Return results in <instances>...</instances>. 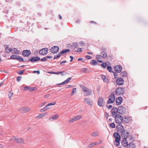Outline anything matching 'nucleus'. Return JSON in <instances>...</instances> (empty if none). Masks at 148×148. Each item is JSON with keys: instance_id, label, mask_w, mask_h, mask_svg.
I'll return each instance as SVG.
<instances>
[{"instance_id": "f704fd0d", "label": "nucleus", "mask_w": 148, "mask_h": 148, "mask_svg": "<svg viewBox=\"0 0 148 148\" xmlns=\"http://www.w3.org/2000/svg\"><path fill=\"white\" fill-rule=\"evenodd\" d=\"M101 66L103 69H105L107 66V64L106 63L103 62L101 64Z\"/></svg>"}, {"instance_id": "2f4dec72", "label": "nucleus", "mask_w": 148, "mask_h": 148, "mask_svg": "<svg viewBox=\"0 0 148 148\" xmlns=\"http://www.w3.org/2000/svg\"><path fill=\"white\" fill-rule=\"evenodd\" d=\"M107 69L108 70V71L110 72H113V71H112V67L110 66H107Z\"/></svg>"}, {"instance_id": "f3484780", "label": "nucleus", "mask_w": 148, "mask_h": 148, "mask_svg": "<svg viewBox=\"0 0 148 148\" xmlns=\"http://www.w3.org/2000/svg\"><path fill=\"white\" fill-rule=\"evenodd\" d=\"M117 128V132L121 133V132L124 130L123 126L121 124H119L116 127Z\"/></svg>"}, {"instance_id": "8fccbe9b", "label": "nucleus", "mask_w": 148, "mask_h": 148, "mask_svg": "<svg viewBox=\"0 0 148 148\" xmlns=\"http://www.w3.org/2000/svg\"><path fill=\"white\" fill-rule=\"evenodd\" d=\"M21 77L19 76L16 77V80L18 82H19L21 80Z\"/></svg>"}, {"instance_id": "1a4fd4ad", "label": "nucleus", "mask_w": 148, "mask_h": 148, "mask_svg": "<svg viewBox=\"0 0 148 148\" xmlns=\"http://www.w3.org/2000/svg\"><path fill=\"white\" fill-rule=\"evenodd\" d=\"M48 50V49L47 48L42 49L40 50L39 53L41 55H45L47 53Z\"/></svg>"}, {"instance_id": "bb28decb", "label": "nucleus", "mask_w": 148, "mask_h": 148, "mask_svg": "<svg viewBox=\"0 0 148 148\" xmlns=\"http://www.w3.org/2000/svg\"><path fill=\"white\" fill-rule=\"evenodd\" d=\"M70 51V50L69 49H66L64 50H63L62 51H61L60 52V54H61L62 55L65 53H68Z\"/></svg>"}, {"instance_id": "9b49d317", "label": "nucleus", "mask_w": 148, "mask_h": 148, "mask_svg": "<svg viewBox=\"0 0 148 148\" xmlns=\"http://www.w3.org/2000/svg\"><path fill=\"white\" fill-rule=\"evenodd\" d=\"M82 91L84 92H86V94H85V96L90 95L92 93V90L88 88L85 87L83 88Z\"/></svg>"}, {"instance_id": "20e7f679", "label": "nucleus", "mask_w": 148, "mask_h": 148, "mask_svg": "<svg viewBox=\"0 0 148 148\" xmlns=\"http://www.w3.org/2000/svg\"><path fill=\"white\" fill-rule=\"evenodd\" d=\"M127 138L126 137H124V138H123V140L121 141V143L123 147H126L129 146V148H131L130 147L131 146V144H132V145H134V144L133 143H131L128 144L127 140Z\"/></svg>"}, {"instance_id": "f257e3e1", "label": "nucleus", "mask_w": 148, "mask_h": 148, "mask_svg": "<svg viewBox=\"0 0 148 148\" xmlns=\"http://www.w3.org/2000/svg\"><path fill=\"white\" fill-rule=\"evenodd\" d=\"M114 137L115 138V142L117 143L115 144L116 147L119 146L120 145L121 136L118 132H114L113 134Z\"/></svg>"}, {"instance_id": "9d476101", "label": "nucleus", "mask_w": 148, "mask_h": 148, "mask_svg": "<svg viewBox=\"0 0 148 148\" xmlns=\"http://www.w3.org/2000/svg\"><path fill=\"white\" fill-rule=\"evenodd\" d=\"M31 54L30 51L28 50H24L22 52V55L25 57H27L29 56Z\"/></svg>"}, {"instance_id": "69168bd1", "label": "nucleus", "mask_w": 148, "mask_h": 148, "mask_svg": "<svg viewBox=\"0 0 148 148\" xmlns=\"http://www.w3.org/2000/svg\"><path fill=\"white\" fill-rule=\"evenodd\" d=\"M90 23H94L96 25H97V23L96 22L93 21H91L90 22Z\"/></svg>"}, {"instance_id": "f03ea898", "label": "nucleus", "mask_w": 148, "mask_h": 148, "mask_svg": "<svg viewBox=\"0 0 148 148\" xmlns=\"http://www.w3.org/2000/svg\"><path fill=\"white\" fill-rule=\"evenodd\" d=\"M127 108V106L123 104L118 107L119 113L120 114H124L126 112V109Z\"/></svg>"}, {"instance_id": "4be33fe9", "label": "nucleus", "mask_w": 148, "mask_h": 148, "mask_svg": "<svg viewBox=\"0 0 148 148\" xmlns=\"http://www.w3.org/2000/svg\"><path fill=\"white\" fill-rule=\"evenodd\" d=\"M22 111L21 112L24 113L29 111L30 110L29 108L27 107H23L21 108Z\"/></svg>"}, {"instance_id": "603ef678", "label": "nucleus", "mask_w": 148, "mask_h": 148, "mask_svg": "<svg viewBox=\"0 0 148 148\" xmlns=\"http://www.w3.org/2000/svg\"><path fill=\"white\" fill-rule=\"evenodd\" d=\"M101 52H106V49L104 47H101Z\"/></svg>"}, {"instance_id": "b1692460", "label": "nucleus", "mask_w": 148, "mask_h": 148, "mask_svg": "<svg viewBox=\"0 0 148 148\" xmlns=\"http://www.w3.org/2000/svg\"><path fill=\"white\" fill-rule=\"evenodd\" d=\"M130 118L128 116H125L123 119V123L125 124L128 123L130 121Z\"/></svg>"}, {"instance_id": "423d86ee", "label": "nucleus", "mask_w": 148, "mask_h": 148, "mask_svg": "<svg viewBox=\"0 0 148 148\" xmlns=\"http://www.w3.org/2000/svg\"><path fill=\"white\" fill-rule=\"evenodd\" d=\"M115 97L114 94H112L108 97V100L107 101V104H109L110 103H113L114 101Z\"/></svg>"}, {"instance_id": "393cba45", "label": "nucleus", "mask_w": 148, "mask_h": 148, "mask_svg": "<svg viewBox=\"0 0 148 148\" xmlns=\"http://www.w3.org/2000/svg\"><path fill=\"white\" fill-rule=\"evenodd\" d=\"M121 76L122 77H123V78L126 77L127 78V73L125 71H124L123 72H122L121 73Z\"/></svg>"}, {"instance_id": "39448f33", "label": "nucleus", "mask_w": 148, "mask_h": 148, "mask_svg": "<svg viewBox=\"0 0 148 148\" xmlns=\"http://www.w3.org/2000/svg\"><path fill=\"white\" fill-rule=\"evenodd\" d=\"M124 91L125 90L123 88L120 87L116 88L114 92H115V94L116 95H121L124 93Z\"/></svg>"}, {"instance_id": "a211bd4d", "label": "nucleus", "mask_w": 148, "mask_h": 148, "mask_svg": "<svg viewBox=\"0 0 148 148\" xmlns=\"http://www.w3.org/2000/svg\"><path fill=\"white\" fill-rule=\"evenodd\" d=\"M25 60L26 61H24V62H37V56L31 57L28 60Z\"/></svg>"}, {"instance_id": "052dcab7", "label": "nucleus", "mask_w": 148, "mask_h": 148, "mask_svg": "<svg viewBox=\"0 0 148 148\" xmlns=\"http://www.w3.org/2000/svg\"><path fill=\"white\" fill-rule=\"evenodd\" d=\"M76 51L77 52H80L82 51V49L81 48H79L77 49Z\"/></svg>"}, {"instance_id": "5701e85b", "label": "nucleus", "mask_w": 148, "mask_h": 148, "mask_svg": "<svg viewBox=\"0 0 148 148\" xmlns=\"http://www.w3.org/2000/svg\"><path fill=\"white\" fill-rule=\"evenodd\" d=\"M84 101L87 104L91 105L92 104V102L90 101L89 98H86L84 99Z\"/></svg>"}, {"instance_id": "0eeeda50", "label": "nucleus", "mask_w": 148, "mask_h": 148, "mask_svg": "<svg viewBox=\"0 0 148 148\" xmlns=\"http://www.w3.org/2000/svg\"><path fill=\"white\" fill-rule=\"evenodd\" d=\"M98 105L100 107L103 106L105 105V102L104 101V99L101 97H99L97 102Z\"/></svg>"}, {"instance_id": "5fc2aeb1", "label": "nucleus", "mask_w": 148, "mask_h": 148, "mask_svg": "<svg viewBox=\"0 0 148 148\" xmlns=\"http://www.w3.org/2000/svg\"><path fill=\"white\" fill-rule=\"evenodd\" d=\"M76 121L75 120V119L74 117L73 119H71V120H70L69 121V123H73V122H74V121Z\"/></svg>"}, {"instance_id": "338daca9", "label": "nucleus", "mask_w": 148, "mask_h": 148, "mask_svg": "<svg viewBox=\"0 0 148 148\" xmlns=\"http://www.w3.org/2000/svg\"><path fill=\"white\" fill-rule=\"evenodd\" d=\"M79 44L81 45L82 46V45H84L85 44V43L84 42H80L79 43Z\"/></svg>"}, {"instance_id": "c03bdc74", "label": "nucleus", "mask_w": 148, "mask_h": 148, "mask_svg": "<svg viewBox=\"0 0 148 148\" xmlns=\"http://www.w3.org/2000/svg\"><path fill=\"white\" fill-rule=\"evenodd\" d=\"M16 55H12L10 57V59L12 60H15Z\"/></svg>"}, {"instance_id": "dca6fc26", "label": "nucleus", "mask_w": 148, "mask_h": 148, "mask_svg": "<svg viewBox=\"0 0 148 148\" xmlns=\"http://www.w3.org/2000/svg\"><path fill=\"white\" fill-rule=\"evenodd\" d=\"M123 101V98L121 97H118L116 98V102L117 105H120Z\"/></svg>"}, {"instance_id": "a19ab883", "label": "nucleus", "mask_w": 148, "mask_h": 148, "mask_svg": "<svg viewBox=\"0 0 148 148\" xmlns=\"http://www.w3.org/2000/svg\"><path fill=\"white\" fill-rule=\"evenodd\" d=\"M81 71L82 72L86 73L89 70L87 68H83L82 69Z\"/></svg>"}, {"instance_id": "37998d69", "label": "nucleus", "mask_w": 148, "mask_h": 148, "mask_svg": "<svg viewBox=\"0 0 148 148\" xmlns=\"http://www.w3.org/2000/svg\"><path fill=\"white\" fill-rule=\"evenodd\" d=\"M110 126L112 128L115 127V125L114 123H112L110 124Z\"/></svg>"}, {"instance_id": "c756f323", "label": "nucleus", "mask_w": 148, "mask_h": 148, "mask_svg": "<svg viewBox=\"0 0 148 148\" xmlns=\"http://www.w3.org/2000/svg\"><path fill=\"white\" fill-rule=\"evenodd\" d=\"M13 49L14 50V53L15 54H19L20 51L17 50L16 48H14Z\"/></svg>"}, {"instance_id": "3c124183", "label": "nucleus", "mask_w": 148, "mask_h": 148, "mask_svg": "<svg viewBox=\"0 0 148 148\" xmlns=\"http://www.w3.org/2000/svg\"><path fill=\"white\" fill-rule=\"evenodd\" d=\"M94 146H95V145L94 144V143H90L88 147L90 148V147H93Z\"/></svg>"}, {"instance_id": "4c0bfd02", "label": "nucleus", "mask_w": 148, "mask_h": 148, "mask_svg": "<svg viewBox=\"0 0 148 148\" xmlns=\"http://www.w3.org/2000/svg\"><path fill=\"white\" fill-rule=\"evenodd\" d=\"M82 118V116L81 115H78L75 116L74 118L75 119V121H77L80 119Z\"/></svg>"}, {"instance_id": "72a5a7b5", "label": "nucleus", "mask_w": 148, "mask_h": 148, "mask_svg": "<svg viewBox=\"0 0 148 148\" xmlns=\"http://www.w3.org/2000/svg\"><path fill=\"white\" fill-rule=\"evenodd\" d=\"M61 54H60V52H59L58 54L55 55L53 59H55L59 58L61 56Z\"/></svg>"}, {"instance_id": "e2e57ef3", "label": "nucleus", "mask_w": 148, "mask_h": 148, "mask_svg": "<svg viewBox=\"0 0 148 148\" xmlns=\"http://www.w3.org/2000/svg\"><path fill=\"white\" fill-rule=\"evenodd\" d=\"M106 107H107L108 109H110L112 108V106L111 105H110L109 106L107 105L106 106Z\"/></svg>"}, {"instance_id": "ea45409f", "label": "nucleus", "mask_w": 148, "mask_h": 148, "mask_svg": "<svg viewBox=\"0 0 148 148\" xmlns=\"http://www.w3.org/2000/svg\"><path fill=\"white\" fill-rule=\"evenodd\" d=\"M37 89V88L36 87H34L30 88L29 89V91L30 92H32V91L36 90Z\"/></svg>"}, {"instance_id": "de8ad7c7", "label": "nucleus", "mask_w": 148, "mask_h": 148, "mask_svg": "<svg viewBox=\"0 0 148 148\" xmlns=\"http://www.w3.org/2000/svg\"><path fill=\"white\" fill-rule=\"evenodd\" d=\"M30 88V86H24V89L25 90H27L29 89Z\"/></svg>"}, {"instance_id": "79ce46f5", "label": "nucleus", "mask_w": 148, "mask_h": 148, "mask_svg": "<svg viewBox=\"0 0 148 148\" xmlns=\"http://www.w3.org/2000/svg\"><path fill=\"white\" fill-rule=\"evenodd\" d=\"M13 93L11 91H10L8 92V96L9 98H10L13 95Z\"/></svg>"}, {"instance_id": "49530a36", "label": "nucleus", "mask_w": 148, "mask_h": 148, "mask_svg": "<svg viewBox=\"0 0 148 148\" xmlns=\"http://www.w3.org/2000/svg\"><path fill=\"white\" fill-rule=\"evenodd\" d=\"M64 72L63 71H62V72H59V71H58L57 72H55V74H61L62 75H63V74H62V73H64Z\"/></svg>"}, {"instance_id": "13d9d810", "label": "nucleus", "mask_w": 148, "mask_h": 148, "mask_svg": "<svg viewBox=\"0 0 148 148\" xmlns=\"http://www.w3.org/2000/svg\"><path fill=\"white\" fill-rule=\"evenodd\" d=\"M76 88H75L73 89L72 91V93L71 94V95H73V93H74V92H75V90H76Z\"/></svg>"}, {"instance_id": "a878e982", "label": "nucleus", "mask_w": 148, "mask_h": 148, "mask_svg": "<svg viewBox=\"0 0 148 148\" xmlns=\"http://www.w3.org/2000/svg\"><path fill=\"white\" fill-rule=\"evenodd\" d=\"M71 47H74L75 48H77L78 47V43L77 42H74L72 44V45H70Z\"/></svg>"}, {"instance_id": "58836bf2", "label": "nucleus", "mask_w": 148, "mask_h": 148, "mask_svg": "<svg viewBox=\"0 0 148 148\" xmlns=\"http://www.w3.org/2000/svg\"><path fill=\"white\" fill-rule=\"evenodd\" d=\"M4 47H5V52L8 53V52L9 51V46L8 45H4Z\"/></svg>"}, {"instance_id": "412c9836", "label": "nucleus", "mask_w": 148, "mask_h": 148, "mask_svg": "<svg viewBox=\"0 0 148 148\" xmlns=\"http://www.w3.org/2000/svg\"><path fill=\"white\" fill-rule=\"evenodd\" d=\"M101 55H98V57H101L103 58H106L107 57V54L106 53V52H101Z\"/></svg>"}, {"instance_id": "a18cd8bd", "label": "nucleus", "mask_w": 148, "mask_h": 148, "mask_svg": "<svg viewBox=\"0 0 148 148\" xmlns=\"http://www.w3.org/2000/svg\"><path fill=\"white\" fill-rule=\"evenodd\" d=\"M71 79V77H69L68 78H67L66 80H65L64 81L65 82L66 84L70 81Z\"/></svg>"}, {"instance_id": "7ed1b4c3", "label": "nucleus", "mask_w": 148, "mask_h": 148, "mask_svg": "<svg viewBox=\"0 0 148 148\" xmlns=\"http://www.w3.org/2000/svg\"><path fill=\"white\" fill-rule=\"evenodd\" d=\"M123 118L121 115L119 114H116L115 116V120L116 123L120 124L123 121Z\"/></svg>"}, {"instance_id": "e433bc0d", "label": "nucleus", "mask_w": 148, "mask_h": 148, "mask_svg": "<svg viewBox=\"0 0 148 148\" xmlns=\"http://www.w3.org/2000/svg\"><path fill=\"white\" fill-rule=\"evenodd\" d=\"M58 114H56L54 115L53 117H51L49 118L50 119H53L54 120H55L58 118Z\"/></svg>"}, {"instance_id": "7c9ffc66", "label": "nucleus", "mask_w": 148, "mask_h": 148, "mask_svg": "<svg viewBox=\"0 0 148 148\" xmlns=\"http://www.w3.org/2000/svg\"><path fill=\"white\" fill-rule=\"evenodd\" d=\"M47 114V113L40 114L38 116V117L40 119L42 118V117L44 116H45Z\"/></svg>"}, {"instance_id": "4468645a", "label": "nucleus", "mask_w": 148, "mask_h": 148, "mask_svg": "<svg viewBox=\"0 0 148 148\" xmlns=\"http://www.w3.org/2000/svg\"><path fill=\"white\" fill-rule=\"evenodd\" d=\"M124 82V80L121 77L119 78L116 80V83L118 86L122 85Z\"/></svg>"}, {"instance_id": "473e14b6", "label": "nucleus", "mask_w": 148, "mask_h": 148, "mask_svg": "<svg viewBox=\"0 0 148 148\" xmlns=\"http://www.w3.org/2000/svg\"><path fill=\"white\" fill-rule=\"evenodd\" d=\"M98 135H99L98 133L97 132H93L91 134L92 136H94V137H96L97 136H98Z\"/></svg>"}, {"instance_id": "6e6552de", "label": "nucleus", "mask_w": 148, "mask_h": 148, "mask_svg": "<svg viewBox=\"0 0 148 148\" xmlns=\"http://www.w3.org/2000/svg\"><path fill=\"white\" fill-rule=\"evenodd\" d=\"M59 48L57 46H53L51 47L50 49L51 52L53 53H57L59 51Z\"/></svg>"}, {"instance_id": "bf43d9fd", "label": "nucleus", "mask_w": 148, "mask_h": 148, "mask_svg": "<svg viewBox=\"0 0 148 148\" xmlns=\"http://www.w3.org/2000/svg\"><path fill=\"white\" fill-rule=\"evenodd\" d=\"M105 114H106V118L107 119H108L109 116V114L107 113L106 112H105Z\"/></svg>"}, {"instance_id": "f8f14e48", "label": "nucleus", "mask_w": 148, "mask_h": 148, "mask_svg": "<svg viewBox=\"0 0 148 148\" xmlns=\"http://www.w3.org/2000/svg\"><path fill=\"white\" fill-rule=\"evenodd\" d=\"M114 69L116 73H120L121 72L122 67L120 65H117L114 67Z\"/></svg>"}, {"instance_id": "cd10ccee", "label": "nucleus", "mask_w": 148, "mask_h": 148, "mask_svg": "<svg viewBox=\"0 0 148 148\" xmlns=\"http://www.w3.org/2000/svg\"><path fill=\"white\" fill-rule=\"evenodd\" d=\"M40 60L41 62H45L47 60V59L46 56L44 58L41 59H40V58L38 57V61Z\"/></svg>"}, {"instance_id": "2eb2a0df", "label": "nucleus", "mask_w": 148, "mask_h": 148, "mask_svg": "<svg viewBox=\"0 0 148 148\" xmlns=\"http://www.w3.org/2000/svg\"><path fill=\"white\" fill-rule=\"evenodd\" d=\"M121 136L123 137H126L128 138L130 135L129 132H126V130H124L121 133Z\"/></svg>"}, {"instance_id": "0e129e2a", "label": "nucleus", "mask_w": 148, "mask_h": 148, "mask_svg": "<svg viewBox=\"0 0 148 148\" xmlns=\"http://www.w3.org/2000/svg\"><path fill=\"white\" fill-rule=\"evenodd\" d=\"M86 57L88 59H90L92 58L91 57L88 56H86Z\"/></svg>"}, {"instance_id": "c85d7f7f", "label": "nucleus", "mask_w": 148, "mask_h": 148, "mask_svg": "<svg viewBox=\"0 0 148 148\" xmlns=\"http://www.w3.org/2000/svg\"><path fill=\"white\" fill-rule=\"evenodd\" d=\"M25 70H20L17 71V73L19 75H21L23 74Z\"/></svg>"}, {"instance_id": "09e8293b", "label": "nucleus", "mask_w": 148, "mask_h": 148, "mask_svg": "<svg viewBox=\"0 0 148 148\" xmlns=\"http://www.w3.org/2000/svg\"><path fill=\"white\" fill-rule=\"evenodd\" d=\"M56 103V102H53L52 103H50L48 104L47 105L48 106H51V105H55Z\"/></svg>"}, {"instance_id": "4d7b16f0", "label": "nucleus", "mask_w": 148, "mask_h": 148, "mask_svg": "<svg viewBox=\"0 0 148 148\" xmlns=\"http://www.w3.org/2000/svg\"><path fill=\"white\" fill-rule=\"evenodd\" d=\"M48 106H48V105H47L44 108H43L45 111L47 110L49 108L48 107Z\"/></svg>"}, {"instance_id": "6ab92c4d", "label": "nucleus", "mask_w": 148, "mask_h": 148, "mask_svg": "<svg viewBox=\"0 0 148 148\" xmlns=\"http://www.w3.org/2000/svg\"><path fill=\"white\" fill-rule=\"evenodd\" d=\"M14 138L15 139L14 140V142H15L16 143H22L23 142V140L22 138H16V136H14Z\"/></svg>"}, {"instance_id": "c9c22d12", "label": "nucleus", "mask_w": 148, "mask_h": 148, "mask_svg": "<svg viewBox=\"0 0 148 148\" xmlns=\"http://www.w3.org/2000/svg\"><path fill=\"white\" fill-rule=\"evenodd\" d=\"M90 63L92 65H95L97 64V62L96 60H92V62H91Z\"/></svg>"}, {"instance_id": "864d4df0", "label": "nucleus", "mask_w": 148, "mask_h": 148, "mask_svg": "<svg viewBox=\"0 0 148 148\" xmlns=\"http://www.w3.org/2000/svg\"><path fill=\"white\" fill-rule=\"evenodd\" d=\"M103 81L106 82H108V78H106V77L103 78Z\"/></svg>"}, {"instance_id": "6e6d98bb", "label": "nucleus", "mask_w": 148, "mask_h": 148, "mask_svg": "<svg viewBox=\"0 0 148 148\" xmlns=\"http://www.w3.org/2000/svg\"><path fill=\"white\" fill-rule=\"evenodd\" d=\"M113 73L114 75V78H115V79L117 78V77H116V76H117V74H116V72H114L113 71Z\"/></svg>"}, {"instance_id": "774afa93", "label": "nucleus", "mask_w": 148, "mask_h": 148, "mask_svg": "<svg viewBox=\"0 0 148 148\" xmlns=\"http://www.w3.org/2000/svg\"><path fill=\"white\" fill-rule=\"evenodd\" d=\"M100 76L101 78L103 80V78L106 77V76L105 75H100Z\"/></svg>"}, {"instance_id": "aec40b11", "label": "nucleus", "mask_w": 148, "mask_h": 148, "mask_svg": "<svg viewBox=\"0 0 148 148\" xmlns=\"http://www.w3.org/2000/svg\"><path fill=\"white\" fill-rule=\"evenodd\" d=\"M15 60H17L19 62H24L26 61V60H24L21 56L16 55Z\"/></svg>"}, {"instance_id": "ddd939ff", "label": "nucleus", "mask_w": 148, "mask_h": 148, "mask_svg": "<svg viewBox=\"0 0 148 148\" xmlns=\"http://www.w3.org/2000/svg\"><path fill=\"white\" fill-rule=\"evenodd\" d=\"M112 114L113 116H114L117 114V113L119 112L118 108L117 109L115 107H113L111 110Z\"/></svg>"}, {"instance_id": "680f3d73", "label": "nucleus", "mask_w": 148, "mask_h": 148, "mask_svg": "<svg viewBox=\"0 0 148 148\" xmlns=\"http://www.w3.org/2000/svg\"><path fill=\"white\" fill-rule=\"evenodd\" d=\"M9 51H8V53H10V52H11L13 51V49H12V48H9Z\"/></svg>"}]
</instances>
